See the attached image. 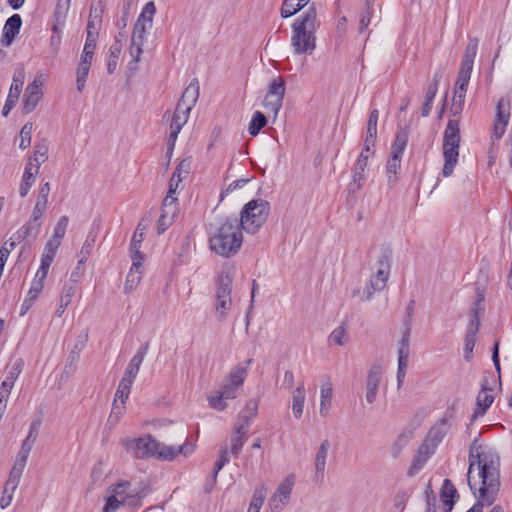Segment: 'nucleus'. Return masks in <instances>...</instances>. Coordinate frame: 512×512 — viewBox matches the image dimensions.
Instances as JSON below:
<instances>
[{"label":"nucleus","mask_w":512,"mask_h":512,"mask_svg":"<svg viewBox=\"0 0 512 512\" xmlns=\"http://www.w3.org/2000/svg\"><path fill=\"white\" fill-rule=\"evenodd\" d=\"M467 483L477 502L468 512H483L491 506L500 490V457L493 449H486L475 438L469 449Z\"/></svg>","instance_id":"1"},{"label":"nucleus","mask_w":512,"mask_h":512,"mask_svg":"<svg viewBox=\"0 0 512 512\" xmlns=\"http://www.w3.org/2000/svg\"><path fill=\"white\" fill-rule=\"evenodd\" d=\"M242 227L236 216L222 217L210 224L209 247L211 251L225 258L238 253L243 242Z\"/></svg>","instance_id":"2"},{"label":"nucleus","mask_w":512,"mask_h":512,"mask_svg":"<svg viewBox=\"0 0 512 512\" xmlns=\"http://www.w3.org/2000/svg\"><path fill=\"white\" fill-rule=\"evenodd\" d=\"M123 445L126 451L137 459L157 456L159 459L172 460L178 454L186 455L193 450V447L189 448L187 445H181L177 450L168 446L160 448V443L150 434L134 439H125Z\"/></svg>","instance_id":"3"},{"label":"nucleus","mask_w":512,"mask_h":512,"mask_svg":"<svg viewBox=\"0 0 512 512\" xmlns=\"http://www.w3.org/2000/svg\"><path fill=\"white\" fill-rule=\"evenodd\" d=\"M317 13L314 4L292 24L291 46L296 55H311L316 48Z\"/></svg>","instance_id":"4"},{"label":"nucleus","mask_w":512,"mask_h":512,"mask_svg":"<svg viewBox=\"0 0 512 512\" xmlns=\"http://www.w3.org/2000/svg\"><path fill=\"white\" fill-rule=\"evenodd\" d=\"M463 103L453 100L451 111L454 119H449L443 134L444 166L442 174L444 177L452 175L458 161L461 140L459 118L463 109Z\"/></svg>","instance_id":"5"},{"label":"nucleus","mask_w":512,"mask_h":512,"mask_svg":"<svg viewBox=\"0 0 512 512\" xmlns=\"http://www.w3.org/2000/svg\"><path fill=\"white\" fill-rule=\"evenodd\" d=\"M252 361L250 358L246 360V366L236 365L226 376L219 392L208 398L209 405L213 409L223 411L227 407L225 400L236 398L237 390L243 385L248 375L247 367L251 365Z\"/></svg>","instance_id":"6"},{"label":"nucleus","mask_w":512,"mask_h":512,"mask_svg":"<svg viewBox=\"0 0 512 512\" xmlns=\"http://www.w3.org/2000/svg\"><path fill=\"white\" fill-rule=\"evenodd\" d=\"M270 203L262 198L247 202L238 218V223L247 233L255 234L266 222L270 213Z\"/></svg>","instance_id":"7"},{"label":"nucleus","mask_w":512,"mask_h":512,"mask_svg":"<svg viewBox=\"0 0 512 512\" xmlns=\"http://www.w3.org/2000/svg\"><path fill=\"white\" fill-rule=\"evenodd\" d=\"M393 251L389 246H383L377 260V271L372 274L364 289L363 300H370L374 292L385 288L391 269Z\"/></svg>","instance_id":"8"},{"label":"nucleus","mask_w":512,"mask_h":512,"mask_svg":"<svg viewBox=\"0 0 512 512\" xmlns=\"http://www.w3.org/2000/svg\"><path fill=\"white\" fill-rule=\"evenodd\" d=\"M408 139V129L402 128L396 133L395 139L391 145V153L386 165V175L388 186L390 188L395 187L398 182V172L401 167V160L406 149Z\"/></svg>","instance_id":"9"},{"label":"nucleus","mask_w":512,"mask_h":512,"mask_svg":"<svg viewBox=\"0 0 512 512\" xmlns=\"http://www.w3.org/2000/svg\"><path fill=\"white\" fill-rule=\"evenodd\" d=\"M233 279L228 272H222L217 277L216 315L219 321L226 319V312L230 309Z\"/></svg>","instance_id":"10"},{"label":"nucleus","mask_w":512,"mask_h":512,"mask_svg":"<svg viewBox=\"0 0 512 512\" xmlns=\"http://www.w3.org/2000/svg\"><path fill=\"white\" fill-rule=\"evenodd\" d=\"M478 50V39L477 38H469L467 46L465 48L464 54L462 56V61L460 65V69L457 75V81L455 86L468 87L471 73L473 70L474 59L477 55Z\"/></svg>","instance_id":"11"},{"label":"nucleus","mask_w":512,"mask_h":512,"mask_svg":"<svg viewBox=\"0 0 512 512\" xmlns=\"http://www.w3.org/2000/svg\"><path fill=\"white\" fill-rule=\"evenodd\" d=\"M285 90V80L282 77L274 79L268 87V92L266 94L264 105L275 115L279 112V110L282 107Z\"/></svg>","instance_id":"12"},{"label":"nucleus","mask_w":512,"mask_h":512,"mask_svg":"<svg viewBox=\"0 0 512 512\" xmlns=\"http://www.w3.org/2000/svg\"><path fill=\"white\" fill-rule=\"evenodd\" d=\"M178 200L176 197L166 195L161 206V214L157 222V233L163 234L174 222L178 214Z\"/></svg>","instance_id":"13"},{"label":"nucleus","mask_w":512,"mask_h":512,"mask_svg":"<svg viewBox=\"0 0 512 512\" xmlns=\"http://www.w3.org/2000/svg\"><path fill=\"white\" fill-rule=\"evenodd\" d=\"M485 289L476 288L475 300L469 312V322L466 331L478 334L481 327V318L485 311Z\"/></svg>","instance_id":"14"},{"label":"nucleus","mask_w":512,"mask_h":512,"mask_svg":"<svg viewBox=\"0 0 512 512\" xmlns=\"http://www.w3.org/2000/svg\"><path fill=\"white\" fill-rule=\"evenodd\" d=\"M411 326H405L399 349H398V369H397V386L400 388L404 382L409 359V339Z\"/></svg>","instance_id":"15"},{"label":"nucleus","mask_w":512,"mask_h":512,"mask_svg":"<svg viewBox=\"0 0 512 512\" xmlns=\"http://www.w3.org/2000/svg\"><path fill=\"white\" fill-rule=\"evenodd\" d=\"M199 81L193 78L190 84L183 91L179 99L174 113L182 112L184 115L189 114L199 97Z\"/></svg>","instance_id":"16"},{"label":"nucleus","mask_w":512,"mask_h":512,"mask_svg":"<svg viewBox=\"0 0 512 512\" xmlns=\"http://www.w3.org/2000/svg\"><path fill=\"white\" fill-rule=\"evenodd\" d=\"M132 385L133 382L131 380L122 377L115 393L110 418L113 415L118 418L119 415L123 414L125 410V402L129 398Z\"/></svg>","instance_id":"17"},{"label":"nucleus","mask_w":512,"mask_h":512,"mask_svg":"<svg viewBox=\"0 0 512 512\" xmlns=\"http://www.w3.org/2000/svg\"><path fill=\"white\" fill-rule=\"evenodd\" d=\"M451 418L452 415L448 416L446 413L434 426L431 427L424 442L430 444L432 448L436 449L451 427Z\"/></svg>","instance_id":"18"},{"label":"nucleus","mask_w":512,"mask_h":512,"mask_svg":"<svg viewBox=\"0 0 512 512\" xmlns=\"http://www.w3.org/2000/svg\"><path fill=\"white\" fill-rule=\"evenodd\" d=\"M41 86L42 82L37 78L27 86L23 97L24 114H29L36 108L43 95Z\"/></svg>","instance_id":"19"},{"label":"nucleus","mask_w":512,"mask_h":512,"mask_svg":"<svg viewBox=\"0 0 512 512\" xmlns=\"http://www.w3.org/2000/svg\"><path fill=\"white\" fill-rule=\"evenodd\" d=\"M382 378V368L378 364H374L368 371L366 379V401L369 404L375 402L379 385Z\"/></svg>","instance_id":"20"},{"label":"nucleus","mask_w":512,"mask_h":512,"mask_svg":"<svg viewBox=\"0 0 512 512\" xmlns=\"http://www.w3.org/2000/svg\"><path fill=\"white\" fill-rule=\"evenodd\" d=\"M23 83H24V74H23V72L22 71H16L14 73V76H13V82H12V85L10 87V91H9L8 96H7L5 105H4L3 109H2V115L3 116L6 117L9 114V112L12 110V108L16 105V103H17V101L19 99L21 90H22Z\"/></svg>","instance_id":"21"},{"label":"nucleus","mask_w":512,"mask_h":512,"mask_svg":"<svg viewBox=\"0 0 512 512\" xmlns=\"http://www.w3.org/2000/svg\"><path fill=\"white\" fill-rule=\"evenodd\" d=\"M21 25L22 18L19 14H13L6 20L0 40L2 46L8 47L13 43L15 37L20 32Z\"/></svg>","instance_id":"22"},{"label":"nucleus","mask_w":512,"mask_h":512,"mask_svg":"<svg viewBox=\"0 0 512 512\" xmlns=\"http://www.w3.org/2000/svg\"><path fill=\"white\" fill-rule=\"evenodd\" d=\"M435 452V449L430 446V444L424 442L420 445L416 455L414 456V459L411 463V466L409 467L407 471V475L409 477L414 476L416 473H418L429 457Z\"/></svg>","instance_id":"23"},{"label":"nucleus","mask_w":512,"mask_h":512,"mask_svg":"<svg viewBox=\"0 0 512 512\" xmlns=\"http://www.w3.org/2000/svg\"><path fill=\"white\" fill-rule=\"evenodd\" d=\"M41 225L42 221L29 218L9 241H15L17 244L29 238L35 240L40 232Z\"/></svg>","instance_id":"24"},{"label":"nucleus","mask_w":512,"mask_h":512,"mask_svg":"<svg viewBox=\"0 0 512 512\" xmlns=\"http://www.w3.org/2000/svg\"><path fill=\"white\" fill-rule=\"evenodd\" d=\"M149 342L143 344L137 351V353L130 360L123 377L134 382L139 370L140 366L148 352Z\"/></svg>","instance_id":"25"},{"label":"nucleus","mask_w":512,"mask_h":512,"mask_svg":"<svg viewBox=\"0 0 512 512\" xmlns=\"http://www.w3.org/2000/svg\"><path fill=\"white\" fill-rule=\"evenodd\" d=\"M440 498L445 506V512H451L459 498V494L450 479H444L440 490Z\"/></svg>","instance_id":"26"},{"label":"nucleus","mask_w":512,"mask_h":512,"mask_svg":"<svg viewBox=\"0 0 512 512\" xmlns=\"http://www.w3.org/2000/svg\"><path fill=\"white\" fill-rule=\"evenodd\" d=\"M190 165L191 161L189 159H183L182 161H180L169 181L167 195H170V197H174L173 195L175 194L179 183L188 176Z\"/></svg>","instance_id":"27"},{"label":"nucleus","mask_w":512,"mask_h":512,"mask_svg":"<svg viewBox=\"0 0 512 512\" xmlns=\"http://www.w3.org/2000/svg\"><path fill=\"white\" fill-rule=\"evenodd\" d=\"M370 150H365V144L363 145V149L355 163L354 173H353V182L357 184V188L360 189L365 181V169L368 165L369 153Z\"/></svg>","instance_id":"28"},{"label":"nucleus","mask_w":512,"mask_h":512,"mask_svg":"<svg viewBox=\"0 0 512 512\" xmlns=\"http://www.w3.org/2000/svg\"><path fill=\"white\" fill-rule=\"evenodd\" d=\"M379 118V111L372 109L369 113L367 122V131L365 137V150H370L375 146L377 138V123Z\"/></svg>","instance_id":"29"},{"label":"nucleus","mask_w":512,"mask_h":512,"mask_svg":"<svg viewBox=\"0 0 512 512\" xmlns=\"http://www.w3.org/2000/svg\"><path fill=\"white\" fill-rule=\"evenodd\" d=\"M329 448V440L325 439L324 441L321 442L317 450L315 457V478L317 479V481L323 480Z\"/></svg>","instance_id":"30"},{"label":"nucleus","mask_w":512,"mask_h":512,"mask_svg":"<svg viewBox=\"0 0 512 512\" xmlns=\"http://www.w3.org/2000/svg\"><path fill=\"white\" fill-rule=\"evenodd\" d=\"M493 402L494 396L490 392H482L480 390L476 397V406L471 416V422L475 421L478 417L484 416Z\"/></svg>","instance_id":"31"},{"label":"nucleus","mask_w":512,"mask_h":512,"mask_svg":"<svg viewBox=\"0 0 512 512\" xmlns=\"http://www.w3.org/2000/svg\"><path fill=\"white\" fill-rule=\"evenodd\" d=\"M77 291V284L74 280H69L66 282L63 286V292L60 298V304L58 308L56 309V316L61 317L67 308V306L70 304L73 296L75 295Z\"/></svg>","instance_id":"32"},{"label":"nucleus","mask_w":512,"mask_h":512,"mask_svg":"<svg viewBox=\"0 0 512 512\" xmlns=\"http://www.w3.org/2000/svg\"><path fill=\"white\" fill-rule=\"evenodd\" d=\"M149 489L143 487L139 491L128 493L123 498V506H128L132 511H136L142 506V500L148 495Z\"/></svg>","instance_id":"33"},{"label":"nucleus","mask_w":512,"mask_h":512,"mask_svg":"<svg viewBox=\"0 0 512 512\" xmlns=\"http://www.w3.org/2000/svg\"><path fill=\"white\" fill-rule=\"evenodd\" d=\"M48 141L46 139H41L34 146V155L32 158L35 161V172L38 173L40 166L42 163L47 161L48 159Z\"/></svg>","instance_id":"34"},{"label":"nucleus","mask_w":512,"mask_h":512,"mask_svg":"<svg viewBox=\"0 0 512 512\" xmlns=\"http://www.w3.org/2000/svg\"><path fill=\"white\" fill-rule=\"evenodd\" d=\"M123 44L121 43V39L115 37L114 42L110 46L109 49V59L107 63V72L108 74H113L116 70L119 56L122 51Z\"/></svg>","instance_id":"35"},{"label":"nucleus","mask_w":512,"mask_h":512,"mask_svg":"<svg viewBox=\"0 0 512 512\" xmlns=\"http://www.w3.org/2000/svg\"><path fill=\"white\" fill-rule=\"evenodd\" d=\"M511 105L508 98L501 97L496 105L495 122L509 124Z\"/></svg>","instance_id":"36"},{"label":"nucleus","mask_w":512,"mask_h":512,"mask_svg":"<svg viewBox=\"0 0 512 512\" xmlns=\"http://www.w3.org/2000/svg\"><path fill=\"white\" fill-rule=\"evenodd\" d=\"M304 401H305V388H304V384L300 383L293 392L292 411H293V415L297 419L302 417Z\"/></svg>","instance_id":"37"},{"label":"nucleus","mask_w":512,"mask_h":512,"mask_svg":"<svg viewBox=\"0 0 512 512\" xmlns=\"http://www.w3.org/2000/svg\"><path fill=\"white\" fill-rule=\"evenodd\" d=\"M310 0H284L281 7V17L288 18L304 8Z\"/></svg>","instance_id":"38"},{"label":"nucleus","mask_w":512,"mask_h":512,"mask_svg":"<svg viewBox=\"0 0 512 512\" xmlns=\"http://www.w3.org/2000/svg\"><path fill=\"white\" fill-rule=\"evenodd\" d=\"M332 384L328 382L321 386V399H320V415L326 417L330 411V405L332 402Z\"/></svg>","instance_id":"39"},{"label":"nucleus","mask_w":512,"mask_h":512,"mask_svg":"<svg viewBox=\"0 0 512 512\" xmlns=\"http://www.w3.org/2000/svg\"><path fill=\"white\" fill-rule=\"evenodd\" d=\"M185 123H186V116L184 117V119H180L178 113L173 114L172 121L170 124V134H169V138H168V142H167L168 146H175V142L178 137V134L180 133V131Z\"/></svg>","instance_id":"40"},{"label":"nucleus","mask_w":512,"mask_h":512,"mask_svg":"<svg viewBox=\"0 0 512 512\" xmlns=\"http://www.w3.org/2000/svg\"><path fill=\"white\" fill-rule=\"evenodd\" d=\"M95 224H96V220L93 222L92 228L89 231L87 238L81 248V251H80L81 258L78 261V264H83L86 261L87 257L91 254L93 245H94L96 237H97V234L94 232Z\"/></svg>","instance_id":"41"},{"label":"nucleus","mask_w":512,"mask_h":512,"mask_svg":"<svg viewBox=\"0 0 512 512\" xmlns=\"http://www.w3.org/2000/svg\"><path fill=\"white\" fill-rule=\"evenodd\" d=\"M266 125V116L260 111L254 112L248 128L249 134L254 137L257 136Z\"/></svg>","instance_id":"42"},{"label":"nucleus","mask_w":512,"mask_h":512,"mask_svg":"<svg viewBox=\"0 0 512 512\" xmlns=\"http://www.w3.org/2000/svg\"><path fill=\"white\" fill-rule=\"evenodd\" d=\"M265 496L266 487L262 484L254 490L252 500L247 512H259L264 503Z\"/></svg>","instance_id":"43"},{"label":"nucleus","mask_w":512,"mask_h":512,"mask_svg":"<svg viewBox=\"0 0 512 512\" xmlns=\"http://www.w3.org/2000/svg\"><path fill=\"white\" fill-rule=\"evenodd\" d=\"M410 440L411 435L408 433H401L400 435H398L390 448L391 456L394 459L398 458L402 450L404 449V447L408 445Z\"/></svg>","instance_id":"44"},{"label":"nucleus","mask_w":512,"mask_h":512,"mask_svg":"<svg viewBox=\"0 0 512 512\" xmlns=\"http://www.w3.org/2000/svg\"><path fill=\"white\" fill-rule=\"evenodd\" d=\"M156 12V7L153 1H149L145 4L143 7L137 21H140L142 24H145L148 26V28L152 27L153 23V17Z\"/></svg>","instance_id":"45"},{"label":"nucleus","mask_w":512,"mask_h":512,"mask_svg":"<svg viewBox=\"0 0 512 512\" xmlns=\"http://www.w3.org/2000/svg\"><path fill=\"white\" fill-rule=\"evenodd\" d=\"M374 0H366L365 7L360 14L359 32L363 33L371 22Z\"/></svg>","instance_id":"46"},{"label":"nucleus","mask_w":512,"mask_h":512,"mask_svg":"<svg viewBox=\"0 0 512 512\" xmlns=\"http://www.w3.org/2000/svg\"><path fill=\"white\" fill-rule=\"evenodd\" d=\"M134 1L135 0H123V2H122L121 16L116 22V26L120 30H124L127 27L130 11H131Z\"/></svg>","instance_id":"47"},{"label":"nucleus","mask_w":512,"mask_h":512,"mask_svg":"<svg viewBox=\"0 0 512 512\" xmlns=\"http://www.w3.org/2000/svg\"><path fill=\"white\" fill-rule=\"evenodd\" d=\"M294 486V475H289L287 478L278 486L276 490V494L282 498V500L288 501L291 492L292 487Z\"/></svg>","instance_id":"48"},{"label":"nucleus","mask_w":512,"mask_h":512,"mask_svg":"<svg viewBox=\"0 0 512 512\" xmlns=\"http://www.w3.org/2000/svg\"><path fill=\"white\" fill-rule=\"evenodd\" d=\"M89 63L79 62L76 75L77 90L83 91L90 70Z\"/></svg>","instance_id":"49"},{"label":"nucleus","mask_w":512,"mask_h":512,"mask_svg":"<svg viewBox=\"0 0 512 512\" xmlns=\"http://www.w3.org/2000/svg\"><path fill=\"white\" fill-rule=\"evenodd\" d=\"M477 341V334L467 332L464 337V359L469 362L472 359L473 349Z\"/></svg>","instance_id":"50"},{"label":"nucleus","mask_w":512,"mask_h":512,"mask_svg":"<svg viewBox=\"0 0 512 512\" xmlns=\"http://www.w3.org/2000/svg\"><path fill=\"white\" fill-rule=\"evenodd\" d=\"M37 174L38 173H36L35 171L34 172L24 171L23 178H22V181H21L20 187H19V194L21 197H25L28 194L30 188L32 187V185L35 181V176Z\"/></svg>","instance_id":"51"},{"label":"nucleus","mask_w":512,"mask_h":512,"mask_svg":"<svg viewBox=\"0 0 512 512\" xmlns=\"http://www.w3.org/2000/svg\"><path fill=\"white\" fill-rule=\"evenodd\" d=\"M250 422L247 420L246 417L244 418H237V421L234 424L233 434L236 437L242 438L244 440L247 439V434L249 431Z\"/></svg>","instance_id":"52"},{"label":"nucleus","mask_w":512,"mask_h":512,"mask_svg":"<svg viewBox=\"0 0 512 512\" xmlns=\"http://www.w3.org/2000/svg\"><path fill=\"white\" fill-rule=\"evenodd\" d=\"M250 422L247 420L246 417L244 418H237V421L234 424L233 434L236 437L242 438L244 440L247 439V434L249 431Z\"/></svg>","instance_id":"53"},{"label":"nucleus","mask_w":512,"mask_h":512,"mask_svg":"<svg viewBox=\"0 0 512 512\" xmlns=\"http://www.w3.org/2000/svg\"><path fill=\"white\" fill-rule=\"evenodd\" d=\"M441 77H442V72L439 71L434 74L431 82L429 83L426 93H425V100H428V102L434 101V98L438 91V85H439Z\"/></svg>","instance_id":"54"},{"label":"nucleus","mask_w":512,"mask_h":512,"mask_svg":"<svg viewBox=\"0 0 512 512\" xmlns=\"http://www.w3.org/2000/svg\"><path fill=\"white\" fill-rule=\"evenodd\" d=\"M143 44L132 42L129 46V54L132 57V61L129 63V68L135 69L140 61L141 54L143 53Z\"/></svg>","instance_id":"55"},{"label":"nucleus","mask_w":512,"mask_h":512,"mask_svg":"<svg viewBox=\"0 0 512 512\" xmlns=\"http://www.w3.org/2000/svg\"><path fill=\"white\" fill-rule=\"evenodd\" d=\"M345 335H346V328H345V324L343 323L342 325H340L339 327L335 328L331 332V334L329 335L328 340L330 342L335 343L336 345L344 346L346 344V342H347V339H346Z\"/></svg>","instance_id":"56"},{"label":"nucleus","mask_w":512,"mask_h":512,"mask_svg":"<svg viewBox=\"0 0 512 512\" xmlns=\"http://www.w3.org/2000/svg\"><path fill=\"white\" fill-rule=\"evenodd\" d=\"M258 400L256 399H250L247 401L244 409L239 414V418L246 417L247 420L250 422V420L257 415L258 412Z\"/></svg>","instance_id":"57"},{"label":"nucleus","mask_w":512,"mask_h":512,"mask_svg":"<svg viewBox=\"0 0 512 512\" xmlns=\"http://www.w3.org/2000/svg\"><path fill=\"white\" fill-rule=\"evenodd\" d=\"M68 223H69L68 216H66V215L61 216L54 227L52 237L62 241V239L64 238V236L66 234Z\"/></svg>","instance_id":"58"},{"label":"nucleus","mask_w":512,"mask_h":512,"mask_svg":"<svg viewBox=\"0 0 512 512\" xmlns=\"http://www.w3.org/2000/svg\"><path fill=\"white\" fill-rule=\"evenodd\" d=\"M32 129H33V126H32V123H30V122L25 123L24 126L22 127V129L20 131V137H21V141L19 144L20 149L25 150L26 148H28L30 146Z\"/></svg>","instance_id":"59"},{"label":"nucleus","mask_w":512,"mask_h":512,"mask_svg":"<svg viewBox=\"0 0 512 512\" xmlns=\"http://www.w3.org/2000/svg\"><path fill=\"white\" fill-rule=\"evenodd\" d=\"M498 384V380L494 376L493 372H485L481 381V389L482 392H492Z\"/></svg>","instance_id":"60"},{"label":"nucleus","mask_w":512,"mask_h":512,"mask_svg":"<svg viewBox=\"0 0 512 512\" xmlns=\"http://www.w3.org/2000/svg\"><path fill=\"white\" fill-rule=\"evenodd\" d=\"M148 26L142 24L140 21H136L133 27V32L131 36L132 42H138L144 45V35L146 33Z\"/></svg>","instance_id":"61"},{"label":"nucleus","mask_w":512,"mask_h":512,"mask_svg":"<svg viewBox=\"0 0 512 512\" xmlns=\"http://www.w3.org/2000/svg\"><path fill=\"white\" fill-rule=\"evenodd\" d=\"M135 267L131 266L130 271L126 277L124 292L130 293L140 282V276L134 273Z\"/></svg>","instance_id":"62"},{"label":"nucleus","mask_w":512,"mask_h":512,"mask_svg":"<svg viewBox=\"0 0 512 512\" xmlns=\"http://www.w3.org/2000/svg\"><path fill=\"white\" fill-rule=\"evenodd\" d=\"M411 493L409 490H399L394 496V506L400 508L401 512L405 509V505L410 498Z\"/></svg>","instance_id":"63"},{"label":"nucleus","mask_w":512,"mask_h":512,"mask_svg":"<svg viewBox=\"0 0 512 512\" xmlns=\"http://www.w3.org/2000/svg\"><path fill=\"white\" fill-rule=\"evenodd\" d=\"M121 506H123V499L119 500L116 495L112 494L106 498L103 512H115Z\"/></svg>","instance_id":"64"}]
</instances>
